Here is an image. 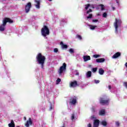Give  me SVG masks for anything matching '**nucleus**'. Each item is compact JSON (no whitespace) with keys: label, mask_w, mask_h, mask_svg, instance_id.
<instances>
[{"label":"nucleus","mask_w":127,"mask_h":127,"mask_svg":"<svg viewBox=\"0 0 127 127\" xmlns=\"http://www.w3.org/2000/svg\"><path fill=\"white\" fill-rule=\"evenodd\" d=\"M77 102V97H73L71 98V101L70 102V103L71 105H75L76 103Z\"/></svg>","instance_id":"f8f14e48"},{"label":"nucleus","mask_w":127,"mask_h":127,"mask_svg":"<svg viewBox=\"0 0 127 127\" xmlns=\"http://www.w3.org/2000/svg\"><path fill=\"white\" fill-rule=\"evenodd\" d=\"M9 127H15V125L14 124V122L13 120L11 121V123L8 124Z\"/></svg>","instance_id":"a211bd4d"},{"label":"nucleus","mask_w":127,"mask_h":127,"mask_svg":"<svg viewBox=\"0 0 127 127\" xmlns=\"http://www.w3.org/2000/svg\"><path fill=\"white\" fill-rule=\"evenodd\" d=\"M125 66L127 67V63H126V64H125Z\"/></svg>","instance_id":"09e8293b"},{"label":"nucleus","mask_w":127,"mask_h":127,"mask_svg":"<svg viewBox=\"0 0 127 127\" xmlns=\"http://www.w3.org/2000/svg\"><path fill=\"white\" fill-rule=\"evenodd\" d=\"M121 26H122V20L116 18L114 23V27L115 29L116 34H119V31H120Z\"/></svg>","instance_id":"f257e3e1"},{"label":"nucleus","mask_w":127,"mask_h":127,"mask_svg":"<svg viewBox=\"0 0 127 127\" xmlns=\"http://www.w3.org/2000/svg\"><path fill=\"white\" fill-rule=\"evenodd\" d=\"M120 56H121V53L117 52L113 55L112 58H113L114 59H116V58H118V57H120Z\"/></svg>","instance_id":"4468645a"},{"label":"nucleus","mask_w":127,"mask_h":127,"mask_svg":"<svg viewBox=\"0 0 127 127\" xmlns=\"http://www.w3.org/2000/svg\"><path fill=\"white\" fill-rule=\"evenodd\" d=\"M51 110H52V105H51L50 107V111H51Z\"/></svg>","instance_id":"c03bdc74"},{"label":"nucleus","mask_w":127,"mask_h":127,"mask_svg":"<svg viewBox=\"0 0 127 127\" xmlns=\"http://www.w3.org/2000/svg\"><path fill=\"white\" fill-rule=\"evenodd\" d=\"M115 125H116V127H119L121 125V123H120V122H119V121H117L115 123Z\"/></svg>","instance_id":"bb28decb"},{"label":"nucleus","mask_w":127,"mask_h":127,"mask_svg":"<svg viewBox=\"0 0 127 127\" xmlns=\"http://www.w3.org/2000/svg\"><path fill=\"white\" fill-rule=\"evenodd\" d=\"M101 125H102V126L104 127H106V126L108 125V123H107V121L104 120L101 122Z\"/></svg>","instance_id":"5701e85b"},{"label":"nucleus","mask_w":127,"mask_h":127,"mask_svg":"<svg viewBox=\"0 0 127 127\" xmlns=\"http://www.w3.org/2000/svg\"><path fill=\"white\" fill-rule=\"evenodd\" d=\"M116 2H117V3H119V1H118V0H116Z\"/></svg>","instance_id":"8fccbe9b"},{"label":"nucleus","mask_w":127,"mask_h":127,"mask_svg":"<svg viewBox=\"0 0 127 127\" xmlns=\"http://www.w3.org/2000/svg\"><path fill=\"white\" fill-rule=\"evenodd\" d=\"M100 103L101 105H109L110 100L107 98V97L100 98Z\"/></svg>","instance_id":"423d86ee"},{"label":"nucleus","mask_w":127,"mask_h":127,"mask_svg":"<svg viewBox=\"0 0 127 127\" xmlns=\"http://www.w3.org/2000/svg\"><path fill=\"white\" fill-rule=\"evenodd\" d=\"M97 63H103V62H105V59L101 58V59H97L96 60Z\"/></svg>","instance_id":"dca6fc26"},{"label":"nucleus","mask_w":127,"mask_h":127,"mask_svg":"<svg viewBox=\"0 0 127 127\" xmlns=\"http://www.w3.org/2000/svg\"><path fill=\"white\" fill-rule=\"evenodd\" d=\"M105 113V109H102L99 111V115L100 116H104Z\"/></svg>","instance_id":"412c9836"},{"label":"nucleus","mask_w":127,"mask_h":127,"mask_svg":"<svg viewBox=\"0 0 127 127\" xmlns=\"http://www.w3.org/2000/svg\"><path fill=\"white\" fill-rule=\"evenodd\" d=\"M36 60L38 62V64H40V65H41L42 69H44L45 57L42 56L41 54L39 53L36 57Z\"/></svg>","instance_id":"f03ea898"},{"label":"nucleus","mask_w":127,"mask_h":127,"mask_svg":"<svg viewBox=\"0 0 127 127\" xmlns=\"http://www.w3.org/2000/svg\"><path fill=\"white\" fill-rule=\"evenodd\" d=\"M29 125L31 126L32 125V121L31 120V118H29L28 120L26 122L25 124V127H29Z\"/></svg>","instance_id":"9b49d317"},{"label":"nucleus","mask_w":127,"mask_h":127,"mask_svg":"<svg viewBox=\"0 0 127 127\" xmlns=\"http://www.w3.org/2000/svg\"><path fill=\"white\" fill-rule=\"evenodd\" d=\"M97 67L92 68V72H97Z\"/></svg>","instance_id":"72a5a7b5"},{"label":"nucleus","mask_w":127,"mask_h":127,"mask_svg":"<svg viewBox=\"0 0 127 127\" xmlns=\"http://www.w3.org/2000/svg\"><path fill=\"white\" fill-rule=\"evenodd\" d=\"M71 120L72 122H75L77 120V117L75 116V114H72L71 116Z\"/></svg>","instance_id":"f3484780"},{"label":"nucleus","mask_w":127,"mask_h":127,"mask_svg":"<svg viewBox=\"0 0 127 127\" xmlns=\"http://www.w3.org/2000/svg\"><path fill=\"white\" fill-rule=\"evenodd\" d=\"M92 21H93V22H98V21H99V20L96 19V20H93Z\"/></svg>","instance_id":"58836bf2"},{"label":"nucleus","mask_w":127,"mask_h":127,"mask_svg":"<svg viewBox=\"0 0 127 127\" xmlns=\"http://www.w3.org/2000/svg\"><path fill=\"white\" fill-rule=\"evenodd\" d=\"M124 86L127 89V82H124Z\"/></svg>","instance_id":"e433bc0d"},{"label":"nucleus","mask_w":127,"mask_h":127,"mask_svg":"<svg viewBox=\"0 0 127 127\" xmlns=\"http://www.w3.org/2000/svg\"><path fill=\"white\" fill-rule=\"evenodd\" d=\"M99 124H100V121L98 120H96L94 121L93 127H99Z\"/></svg>","instance_id":"ddd939ff"},{"label":"nucleus","mask_w":127,"mask_h":127,"mask_svg":"<svg viewBox=\"0 0 127 127\" xmlns=\"http://www.w3.org/2000/svg\"><path fill=\"white\" fill-rule=\"evenodd\" d=\"M60 44L61 45L62 48H63L64 49H66L68 48V46H67V45H64V44H63V42H61Z\"/></svg>","instance_id":"6ab92c4d"},{"label":"nucleus","mask_w":127,"mask_h":127,"mask_svg":"<svg viewBox=\"0 0 127 127\" xmlns=\"http://www.w3.org/2000/svg\"><path fill=\"white\" fill-rule=\"evenodd\" d=\"M95 8V6H94V5H92L91 7V5L90 4H87L86 5H85V8L86 10L88 9V8H90L89 9V10H88L87 11V13H90V12H92V9H91V8Z\"/></svg>","instance_id":"6e6552de"},{"label":"nucleus","mask_w":127,"mask_h":127,"mask_svg":"<svg viewBox=\"0 0 127 127\" xmlns=\"http://www.w3.org/2000/svg\"><path fill=\"white\" fill-rule=\"evenodd\" d=\"M99 8H101V10H104L105 9V6L103 4H100L98 5Z\"/></svg>","instance_id":"b1692460"},{"label":"nucleus","mask_w":127,"mask_h":127,"mask_svg":"<svg viewBox=\"0 0 127 127\" xmlns=\"http://www.w3.org/2000/svg\"><path fill=\"white\" fill-rule=\"evenodd\" d=\"M87 127H92V125H91V124H89L88 125H87Z\"/></svg>","instance_id":"a19ab883"},{"label":"nucleus","mask_w":127,"mask_h":127,"mask_svg":"<svg viewBox=\"0 0 127 127\" xmlns=\"http://www.w3.org/2000/svg\"><path fill=\"white\" fill-rule=\"evenodd\" d=\"M0 0V1H5V0Z\"/></svg>","instance_id":"49530a36"},{"label":"nucleus","mask_w":127,"mask_h":127,"mask_svg":"<svg viewBox=\"0 0 127 127\" xmlns=\"http://www.w3.org/2000/svg\"><path fill=\"white\" fill-rule=\"evenodd\" d=\"M66 66L67 65L65 63H64L63 65L60 67V69L58 70V73L60 76H62L64 74V72L66 71Z\"/></svg>","instance_id":"39448f33"},{"label":"nucleus","mask_w":127,"mask_h":127,"mask_svg":"<svg viewBox=\"0 0 127 127\" xmlns=\"http://www.w3.org/2000/svg\"><path fill=\"white\" fill-rule=\"evenodd\" d=\"M24 121H26V117H24Z\"/></svg>","instance_id":"de8ad7c7"},{"label":"nucleus","mask_w":127,"mask_h":127,"mask_svg":"<svg viewBox=\"0 0 127 127\" xmlns=\"http://www.w3.org/2000/svg\"><path fill=\"white\" fill-rule=\"evenodd\" d=\"M97 15H100V14H98Z\"/></svg>","instance_id":"603ef678"},{"label":"nucleus","mask_w":127,"mask_h":127,"mask_svg":"<svg viewBox=\"0 0 127 127\" xmlns=\"http://www.w3.org/2000/svg\"><path fill=\"white\" fill-rule=\"evenodd\" d=\"M89 26L90 27V29H91V30H94V29H95V28H96V26H95L89 25Z\"/></svg>","instance_id":"393cba45"},{"label":"nucleus","mask_w":127,"mask_h":127,"mask_svg":"<svg viewBox=\"0 0 127 127\" xmlns=\"http://www.w3.org/2000/svg\"><path fill=\"white\" fill-rule=\"evenodd\" d=\"M74 74H75V75H76L77 76H78V75H79V72H78V71H77V70H75V71H74Z\"/></svg>","instance_id":"f704fd0d"},{"label":"nucleus","mask_w":127,"mask_h":127,"mask_svg":"<svg viewBox=\"0 0 127 127\" xmlns=\"http://www.w3.org/2000/svg\"><path fill=\"white\" fill-rule=\"evenodd\" d=\"M54 52H55L56 53H57V52H58V49L57 48H55L54 49Z\"/></svg>","instance_id":"c9c22d12"},{"label":"nucleus","mask_w":127,"mask_h":127,"mask_svg":"<svg viewBox=\"0 0 127 127\" xmlns=\"http://www.w3.org/2000/svg\"><path fill=\"white\" fill-rule=\"evenodd\" d=\"M108 88L109 90H111V85H109Z\"/></svg>","instance_id":"a18cd8bd"},{"label":"nucleus","mask_w":127,"mask_h":127,"mask_svg":"<svg viewBox=\"0 0 127 127\" xmlns=\"http://www.w3.org/2000/svg\"><path fill=\"white\" fill-rule=\"evenodd\" d=\"M93 57L94 58H100V57H101V55H94L93 56Z\"/></svg>","instance_id":"a878e982"},{"label":"nucleus","mask_w":127,"mask_h":127,"mask_svg":"<svg viewBox=\"0 0 127 127\" xmlns=\"http://www.w3.org/2000/svg\"><path fill=\"white\" fill-rule=\"evenodd\" d=\"M103 17H104L106 18L107 16H108V14H107V12H104L102 15Z\"/></svg>","instance_id":"c85d7f7f"},{"label":"nucleus","mask_w":127,"mask_h":127,"mask_svg":"<svg viewBox=\"0 0 127 127\" xmlns=\"http://www.w3.org/2000/svg\"><path fill=\"white\" fill-rule=\"evenodd\" d=\"M116 9V7L112 6V10H115Z\"/></svg>","instance_id":"79ce46f5"},{"label":"nucleus","mask_w":127,"mask_h":127,"mask_svg":"<svg viewBox=\"0 0 127 127\" xmlns=\"http://www.w3.org/2000/svg\"><path fill=\"white\" fill-rule=\"evenodd\" d=\"M94 83H95V84H99V83H100V80H94Z\"/></svg>","instance_id":"2f4dec72"},{"label":"nucleus","mask_w":127,"mask_h":127,"mask_svg":"<svg viewBox=\"0 0 127 127\" xmlns=\"http://www.w3.org/2000/svg\"><path fill=\"white\" fill-rule=\"evenodd\" d=\"M93 16V14H90L87 17V19H89L90 18H91V17H92Z\"/></svg>","instance_id":"473e14b6"},{"label":"nucleus","mask_w":127,"mask_h":127,"mask_svg":"<svg viewBox=\"0 0 127 127\" xmlns=\"http://www.w3.org/2000/svg\"><path fill=\"white\" fill-rule=\"evenodd\" d=\"M83 60L85 62L88 61V60H91V57L89 56H83Z\"/></svg>","instance_id":"2eb2a0df"},{"label":"nucleus","mask_w":127,"mask_h":127,"mask_svg":"<svg viewBox=\"0 0 127 127\" xmlns=\"http://www.w3.org/2000/svg\"><path fill=\"white\" fill-rule=\"evenodd\" d=\"M62 22H67V20L66 19H62Z\"/></svg>","instance_id":"4c0bfd02"},{"label":"nucleus","mask_w":127,"mask_h":127,"mask_svg":"<svg viewBox=\"0 0 127 127\" xmlns=\"http://www.w3.org/2000/svg\"><path fill=\"white\" fill-rule=\"evenodd\" d=\"M40 3H41V0H35L34 5L36 8H37V9L40 8Z\"/></svg>","instance_id":"0eeeda50"},{"label":"nucleus","mask_w":127,"mask_h":127,"mask_svg":"<svg viewBox=\"0 0 127 127\" xmlns=\"http://www.w3.org/2000/svg\"><path fill=\"white\" fill-rule=\"evenodd\" d=\"M49 28H48V27L46 25L44 26L41 29V34L42 36L45 37V38H47V37H46V36L49 35Z\"/></svg>","instance_id":"20e7f679"},{"label":"nucleus","mask_w":127,"mask_h":127,"mask_svg":"<svg viewBox=\"0 0 127 127\" xmlns=\"http://www.w3.org/2000/svg\"><path fill=\"white\" fill-rule=\"evenodd\" d=\"M86 77L90 78L92 76V72L91 71H88L86 73Z\"/></svg>","instance_id":"4be33fe9"},{"label":"nucleus","mask_w":127,"mask_h":127,"mask_svg":"<svg viewBox=\"0 0 127 127\" xmlns=\"http://www.w3.org/2000/svg\"><path fill=\"white\" fill-rule=\"evenodd\" d=\"M31 7V3L28 2L25 6V11L26 13H28L30 10V8Z\"/></svg>","instance_id":"1a4fd4ad"},{"label":"nucleus","mask_w":127,"mask_h":127,"mask_svg":"<svg viewBox=\"0 0 127 127\" xmlns=\"http://www.w3.org/2000/svg\"><path fill=\"white\" fill-rule=\"evenodd\" d=\"M49 1H52V0H48Z\"/></svg>","instance_id":"3c124183"},{"label":"nucleus","mask_w":127,"mask_h":127,"mask_svg":"<svg viewBox=\"0 0 127 127\" xmlns=\"http://www.w3.org/2000/svg\"><path fill=\"white\" fill-rule=\"evenodd\" d=\"M76 38H78V39H79V40H82V36H81V35H77Z\"/></svg>","instance_id":"c756f323"},{"label":"nucleus","mask_w":127,"mask_h":127,"mask_svg":"<svg viewBox=\"0 0 127 127\" xmlns=\"http://www.w3.org/2000/svg\"><path fill=\"white\" fill-rule=\"evenodd\" d=\"M78 86V82L76 80H74L70 82V88H76Z\"/></svg>","instance_id":"9d476101"},{"label":"nucleus","mask_w":127,"mask_h":127,"mask_svg":"<svg viewBox=\"0 0 127 127\" xmlns=\"http://www.w3.org/2000/svg\"><path fill=\"white\" fill-rule=\"evenodd\" d=\"M69 53H71V54H73L74 53V49H70L69 50Z\"/></svg>","instance_id":"7c9ffc66"},{"label":"nucleus","mask_w":127,"mask_h":127,"mask_svg":"<svg viewBox=\"0 0 127 127\" xmlns=\"http://www.w3.org/2000/svg\"><path fill=\"white\" fill-rule=\"evenodd\" d=\"M98 73L99 74H100V75H104V73H105V70H104L102 68H99Z\"/></svg>","instance_id":"aec40b11"},{"label":"nucleus","mask_w":127,"mask_h":127,"mask_svg":"<svg viewBox=\"0 0 127 127\" xmlns=\"http://www.w3.org/2000/svg\"><path fill=\"white\" fill-rule=\"evenodd\" d=\"M61 82V79L58 78V79L56 80L57 85H58V84H59V83H60Z\"/></svg>","instance_id":"cd10ccee"},{"label":"nucleus","mask_w":127,"mask_h":127,"mask_svg":"<svg viewBox=\"0 0 127 127\" xmlns=\"http://www.w3.org/2000/svg\"><path fill=\"white\" fill-rule=\"evenodd\" d=\"M91 111L93 113H94V112H95V108H94V107H93L92 109H91Z\"/></svg>","instance_id":"ea45409f"},{"label":"nucleus","mask_w":127,"mask_h":127,"mask_svg":"<svg viewBox=\"0 0 127 127\" xmlns=\"http://www.w3.org/2000/svg\"><path fill=\"white\" fill-rule=\"evenodd\" d=\"M3 24L0 26V31H4L5 29V25H6V23L9 22V23H12L13 21L9 18H5L2 21Z\"/></svg>","instance_id":"7ed1b4c3"},{"label":"nucleus","mask_w":127,"mask_h":127,"mask_svg":"<svg viewBox=\"0 0 127 127\" xmlns=\"http://www.w3.org/2000/svg\"><path fill=\"white\" fill-rule=\"evenodd\" d=\"M94 118V116H91V118H90V119H91V120H93Z\"/></svg>","instance_id":"37998d69"}]
</instances>
